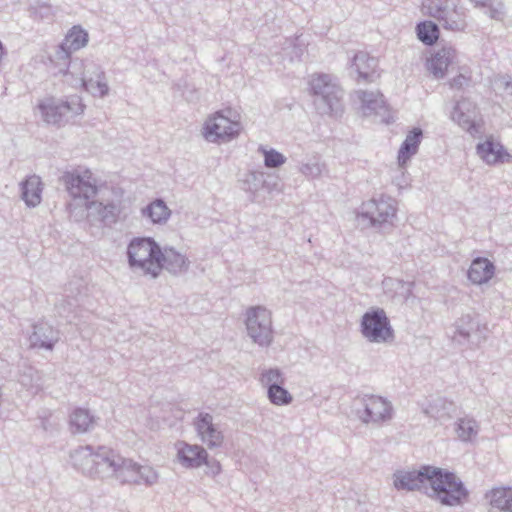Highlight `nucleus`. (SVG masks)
Masks as SVG:
<instances>
[{
    "label": "nucleus",
    "instance_id": "obj_49",
    "mask_svg": "<svg viewBox=\"0 0 512 512\" xmlns=\"http://www.w3.org/2000/svg\"><path fill=\"white\" fill-rule=\"evenodd\" d=\"M79 448H83V446H80ZM84 448L89 449V448H92V447L90 445H86V446H84Z\"/></svg>",
    "mask_w": 512,
    "mask_h": 512
},
{
    "label": "nucleus",
    "instance_id": "obj_30",
    "mask_svg": "<svg viewBox=\"0 0 512 512\" xmlns=\"http://www.w3.org/2000/svg\"><path fill=\"white\" fill-rule=\"evenodd\" d=\"M51 61L55 63V66L58 67L59 73L63 75H71L78 83H82V78H86L87 72V64L89 62H84L78 58L72 59L71 57L65 61H58L55 59V56L51 57Z\"/></svg>",
    "mask_w": 512,
    "mask_h": 512
},
{
    "label": "nucleus",
    "instance_id": "obj_5",
    "mask_svg": "<svg viewBox=\"0 0 512 512\" xmlns=\"http://www.w3.org/2000/svg\"><path fill=\"white\" fill-rule=\"evenodd\" d=\"M396 211V201L389 196L381 195L362 204L357 221L363 228L391 226L396 217Z\"/></svg>",
    "mask_w": 512,
    "mask_h": 512
},
{
    "label": "nucleus",
    "instance_id": "obj_1",
    "mask_svg": "<svg viewBox=\"0 0 512 512\" xmlns=\"http://www.w3.org/2000/svg\"><path fill=\"white\" fill-rule=\"evenodd\" d=\"M397 490L421 491L448 507L461 506L468 501L470 492L452 471L432 465L417 470H397L393 474Z\"/></svg>",
    "mask_w": 512,
    "mask_h": 512
},
{
    "label": "nucleus",
    "instance_id": "obj_9",
    "mask_svg": "<svg viewBox=\"0 0 512 512\" xmlns=\"http://www.w3.org/2000/svg\"><path fill=\"white\" fill-rule=\"evenodd\" d=\"M360 331L372 343H385L394 338L390 320L382 308H372L363 314Z\"/></svg>",
    "mask_w": 512,
    "mask_h": 512
},
{
    "label": "nucleus",
    "instance_id": "obj_8",
    "mask_svg": "<svg viewBox=\"0 0 512 512\" xmlns=\"http://www.w3.org/2000/svg\"><path fill=\"white\" fill-rule=\"evenodd\" d=\"M354 406L358 418L365 424H380L393 416L391 402L379 395H358L354 399Z\"/></svg>",
    "mask_w": 512,
    "mask_h": 512
},
{
    "label": "nucleus",
    "instance_id": "obj_15",
    "mask_svg": "<svg viewBox=\"0 0 512 512\" xmlns=\"http://www.w3.org/2000/svg\"><path fill=\"white\" fill-rule=\"evenodd\" d=\"M476 153L488 165L512 162V155L492 136L476 145Z\"/></svg>",
    "mask_w": 512,
    "mask_h": 512
},
{
    "label": "nucleus",
    "instance_id": "obj_27",
    "mask_svg": "<svg viewBox=\"0 0 512 512\" xmlns=\"http://www.w3.org/2000/svg\"><path fill=\"white\" fill-rule=\"evenodd\" d=\"M456 409L457 407L454 402L448 401L442 397H437L423 408V412L427 416L443 423L452 418L453 414L456 413Z\"/></svg>",
    "mask_w": 512,
    "mask_h": 512
},
{
    "label": "nucleus",
    "instance_id": "obj_20",
    "mask_svg": "<svg viewBox=\"0 0 512 512\" xmlns=\"http://www.w3.org/2000/svg\"><path fill=\"white\" fill-rule=\"evenodd\" d=\"M213 418L209 413H200L195 420V427L201 440L208 445V448H217L222 444L223 435L212 422Z\"/></svg>",
    "mask_w": 512,
    "mask_h": 512
},
{
    "label": "nucleus",
    "instance_id": "obj_31",
    "mask_svg": "<svg viewBox=\"0 0 512 512\" xmlns=\"http://www.w3.org/2000/svg\"><path fill=\"white\" fill-rule=\"evenodd\" d=\"M70 430L72 433H85L95 426V418L88 409L76 408L69 418Z\"/></svg>",
    "mask_w": 512,
    "mask_h": 512
},
{
    "label": "nucleus",
    "instance_id": "obj_48",
    "mask_svg": "<svg viewBox=\"0 0 512 512\" xmlns=\"http://www.w3.org/2000/svg\"><path fill=\"white\" fill-rule=\"evenodd\" d=\"M212 472L214 474H217L220 472V464L218 462H215L212 466Z\"/></svg>",
    "mask_w": 512,
    "mask_h": 512
},
{
    "label": "nucleus",
    "instance_id": "obj_3",
    "mask_svg": "<svg viewBox=\"0 0 512 512\" xmlns=\"http://www.w3.org/2000/svg\"><path fill=\"white\" fill-rule=\"evenodd\" d=\"M313 103L319 114L338 117L343 112V89L328 74L313 75L309 81Z\"/></svg>",
    "mask_w": 512,
    "mask_h": 512
},
{
    "label": "nucleus",
    "instance_id": "obj_32",
    "mask_svg": "<svg viewBox=\"0 0 512 512\" xmlns=\"http://www.w3.org/2000/svg\"><path fill=\"white\" fill-rule=\"evenodd\" d=\"M179 462L186 468H198L209 465L207 450H177Z\"/></svg>",
    "mask_w": 512,
    "mask_h": 512
},
{
    "label": "nucleus",
    "instance_id": "obj_19",
    "mask_svg": "<svg viewBox=\"0 0 512 512\" xmlns=\"http://www.w3.org/2000/svg\"><path fill=\"white\" fill-rule=\"evenodd\" d=\"M87 72L89 74L86 75V78H82L80 85L93 96L105 97L109 92L105 72L98 64L92 61H89L87 64Z\"/></svg>",
    "mask_w": 512,
    "mask_h": 512
},
{
    "label": "nucleus",
    "instance_id": "obj_7",
    "mask_svg": "<svg viewBox=\"0 0 512 512\" xmlns=\"http://www.w3.org/2000/svg\"><path fill=\"white\" fill-rule=\"evenodd\" d=\"M232 110H221L208 117L203 125V136L208 142L225 143L236 138L241 130L238 120L232 119Z\"/></svg>",
    "mask_w": 512,
    "mask_h": 512
},
{
    "label": "nucleus",
    "instance_id": "obj_39",
    "mask_svg": "<svg viewBox=\"0 0 512 512\" xmlns=\"http://www.w3.org/2000/svg\"><path fill=\"white\" fill-rule=\"evenodd\" d=\"M258 151L263 154L264 164L267 168H278L286 162V157L273 148L266 149L261 145Z\"/></svg>",
    "mask_w": 512,
    "mask_h": 512
},
{
    "label": "nucleus",
    "instance_id": "obj_28",
    "mask_svg": "<svg viewBox=\"0 0 512 512\" xmlns=\"http://www.w3.org/2000/svg\"><path fill=\"white\" fill-rule=\"evenodd\" d=\"M485 499L488 500L492 508L500 512H512V487H495L485 493Z\"/></svg>",
    "mask_w": 512,
    "mask_h": 512
},
{
    "label": "nucleus",
    "instance_id": "obj_24",
    "mask_svg": "<svg viewBox=\"0 0 512 512\" xmlns=\"http://www.w3.org/2000/svg\"><path fill=\"white\" fill-rule=\"evenodd\" d=\"M455 56V50L452 47H443L435 52L427 62V69L435 78L441 79L445 76L449 65Z\"/></svg>",
    "mask_w": 512,
    "mask_h": 512
},
{
    "label": "nucleus",
    "instance_id": "obj_37",
    "mask_svg": "<svg viewBox=\"0 0 512 512\" xmlns=\"http://www.w3.org/2000/svg\"><path fill=\"white\" fill-rule=\"evenodd\" d=\"M450 6L449 0H425L423 2V8L427 10V14L440 23L446 17Z\"/></svg>",
    "mask_w": 512,
    "mask_h": 512
},
{
    "label": "nucleus",
    "instance_id": "obj_44",
    "mask_svg": "<svg viewBox=\"0 0 512 512\" xmlns=\"http://www.w3.org/2000/svg\"><path fill=\"white\" fill-rule=\"evenodd\" d=\"M77 304L78 300L76 298L73 299V302L61 299L60 302L56 304V309L60 316L68 318V313L72 312Z\"/></svg>",
    "mask_w": 512,
    "mask_h": 512
},
{
    "label": "nucleus",
    "instance_id": "obj_12",
    "mask_svg": "<svg viewBox=\"0 0 512 512\" xmlns=\"http://www.w3.org/2000/svg\"><path fill=\"white\" fill-rule=\"evenodd\" d=\"M487 327L481 324L476 314H464L454 323L453 341L459 344H479L486 339Z\"/></svg>",
    "mask_w": 512,
    "mask_h": 512
},
{
    "label": "nucleus",
    "instance_id": "obj_16",
    "mask_svg": "<svg viewBox=\"0 0 512 512\" xmlns=\"http://www.w3.org/2000/svg\"><path fill=\"white\" fill-rule=\"evenodd\" d=\"M59 340L60 331L44 321L35 323L29 336L30 347L47 351H52Z\"/></svg>",
    "mask_w": 512,
    "mask_h": 512
},
{
    "label": "nucleus",
    "instance_id": "obj_11",
    "mask_svg": "<svg viewBox=\"0 0 512 512\" xmlns=\"http://www.w3.org/2000/svg\"><path fill=\"white\" fill-rule=\"evenodd\" d=\"M113 452V450H109ZM83 452H87L83 455L84 466L90 473H93L101 478L114 476L115 470L119 467L121 456L111 453V455L100 454L98 450H73L70 453L72 460L82 457Z\"/></svg>",
    "mask_w": 512,
    "mask_h": 512
},
{
    "label": "nucleus",
    "instance_id": "obj_33",
    "mask_svg": "<svg viewBox=\"0 0 512 512\" xmlns=\"http://www.w3.org/2000/svg\"><path fill=\"white\" fill-rule=\"evenodd\" d=\"M142 213L153 223L158 224L165 223L171 215L170 209L162 199L151 202L142 210Z\"/></svg>",
    "mask_w": 512,
    "mask_h": 512
},
{
    "label": "nucleus",
    "instance_id": "obj_18",
    "mask_svg": "<svg viewBox=\"0 0 512 512\" xmlns=\"http://www.w3.org/2000/svg\"><path fill=\"white\" fill-rule=\"evenodd\" d=\"M476 115V105L469 99L463 98L455 104L452 119L457 122L460 127L473 135L479 131L475 122Z\"/></svg>",
    "mask_w": 512,
    "mask_h": 512
},
{
    "label": "nucleus",
    "instance_id": "obj_38",
    "mask_svg": "<svg viewBox=\"0 0 512 512\" xmlns=\"http://www.w3.org/2000/svg\"><path fill=\"white\" fill-rule=\"evenodd\" d=\"M267 397L272 404L277 406L289 405L293 400L290 392L284 388V384L278 385L277 387H269Z\"/></svg>",
    "mask_w": 512,
    "mask_h": 512
},
{
    "label": "nucleus",
    "instance_id": "obj_4",
    "mask_svg": "<svg viewBox=\"0 0 512 512\" xmlns=\"http://www.w3.org/2000/svg\"><path fill=\"white\" fill-rule=\"evenodd\" d=\"M160 245L151 237L133 238L127 247L128 264L152 278L159 276Z\"/></svg>",
    "mask_w": 512,
    "mask_h": 512
},
{
    "label": "nucleus",
    "instance_id": "obj_26",
    "mask_svg": "<svg viewBox=\"0 0 512 512\" xmlns=\"http://www.w3.org/2000/svg\"><path fill=\"white\" fill-rule=\"evenodd\" d=\"M423 138V131L419 127L413 128L406 135L398 151V164L403 167L414 156L419 149V145Z\"/></svg>",
    "mask_w": 512,
    "mask_h": 512
},
{
    "label": "nucleus",
    "instance_id": "obj_47",
    "mask_svg": "<svg viewBox=\"0 0 512 512\" xmlns=\"http://www.w3.org/2000/svg\"><path fill=\"white\" fill-rule=\"evenodd\" d=\"M476 7H486L490 0H470Z\"/></svg>",
    "mask_w": 512,
    "mask_h": 512
},
{
    "label": "nucleus",
    "instance_id": "obj_23",
    "mask_svg": "<svg viewBox=\"0 0 512 512\" xmlns=\"http://www.w3.org/2000/svg\"><path fill=\"white\" fill-rule=\"evenodd\" d=\"M42 181L38 175L27 176L20 182L21 199L28 207H36L42 200Z\"/></svg>",
    "mask_w": 512,
    "mask_h": 512
},
{
    "label": "nucleus",
    "instance_id": "obj_43",
    "mask_svg": "<svg viewBox=\"0 0 512 512\" xmlns=\"http://www.w3.org/2000/svg\"><path fill=\"white\" fill-rule=\"evenodd\" d=\"M492 85L495 91L506 92L512 96V80L507 74L496 75L492 81Z\"/></svg>",
    "mask_w": 512,
    "mask_h": 512
},
{
    "label": "nucleus",
    "instance_id": "obj_25",
    "mask_svg": "<svg viewBox=\"0 0 512 512\" xmlns=\"http://www.w3.org/2000/svg\"><path fill=\"white\" fill-rule=\"evenodd\" d=\"M495 273V266L493 262L484 257L475 258L467 272L468 279L473 284L487 283Z\"/></svg>",
    "mask_w": 512,
    "mask_h": 512
},
{
    "label": "nucleus",
    "instance_id": "obj_14",
    "mask_svg": "<svg viewBox=\"0 0 512 512\" xmlns=\"http://www.w3.org/2000/svg\"><path fill=\"white\" fill-rule=\"evenodd\" d=\"M359 100L361 101V108L365 116H379L380 121L386 124L391 123L392 117L390 110L384 96L379 91H357Z\"/></svg>",
    "mask_w": 512,
    "mask_h": 512
},
{
    "label": "nucleus",
    "instance_id": "obj_29",
    "mask_svg": "<svg viewBox=\"0 0 512 512\" xmlns=\"http://www.w3.org/2000/svg\"><path fill=\"white\" fill-rule=\"evenodd\" d=\"M241 189L245 192L250 193V200L252 202L258 201V193L261 190H269V185L265 180V174L259 171H249L244 175V178L240 181Z\"/></svg>",
    "mask_w": 512,
    "mask_h": 512
},
{
    "label": "nucleus",
    "instance_id": "obj_35",
    "mask_svg": "<svg viewBox=\"0 0 512 512\" xmlns=\"http://www.w3.org/2000/svg\"><path fill=\"white\" fill-rule=\"evenodd\" d=\"M455 432L461 441L473 442L479 432V425L475 419L463 417L457 421Z\"/></svg>",
    "mask_w": 512,
    "mask_h": 512
},
{
    "label": "nucleus",
    "instance_id": "obj_36",
    "mask_svg": "<svg viewBox=\"0 0 512 512\" xmlns=\"http://www.w3.org/2000/svg\"><path fill=\"white\" fill-rule=\"evenodd\" d=\"M418 39L425 45H434L439 38V27L432 21H422L416 26Z\"/></svg>",
    "mask_w": 512,
    "mask_h": 512
},
{
    "label": "nucleus",
    "instance_id": "obj_45",
    "mask_svg": "<svg viewBox=\"0 0 512 512\" xmlns=\"http://www.w3.org/2000/svg\"><path fill=\"white\" fill-rule=\"evenodd\" d=\"M467 78L463 75H458L452 79L450 82V85L452 88L460 89L463 87L464 84H466Z\"/></svg>",
    "mask_w": 512,
    "mask_h": 512
},
{
    "label": "nucleus",
    "instance_id": "obj_22",
    "mask_svg": "<svg viewBox=\"0 0 512 512\" xmlns=\"http://www.w3.org/2000/svg\"><path fill=\"white\" fill-rule=\"evenodd\" d=\"M378 60L370 56L367 52H357L351 62L350 69L352 72L357 73L358 79L365 82H372L376 73Z\"/></svg>",
    "mask_w": 512,
    "mask_h": 512
},
{
    "label": "nucleus",
    "instance_id": "obj_40",
    "mask_svg": "<svg viewBox=\"0 0 512 512\" xmlns=\"http://www.w3.org/2000/svg\"><path fill=\"white\" fill-rule=\"evenodd\" d=\"M325 169V164L318 158H313L306 163H302L299 170L307 178L315 179L321 176Z\"/></svg>",
    "mask_w": 512,
    "mask_h": 512
},
{
    "label": "nucleus",
    "instance_id": "obj_17",
    "mask_svg": "<svg viewBox=\"0 0 512 512\" xmlns=\"http://www.w3.org/2000/svg\"><path fill=\"white\" fill-rule=\"evenodd\" d=\"M88 43V33L80 26H73L65 39L55 51V59L58 61L68 60L72 53L85 47Z\"/></svg>",
    "mask_w": 512,
    "mask_h": 512
},
{
    "label": "nucleus",
    "instance_id": "obj_42",
    "mask_svg": "<svg viewBox=\"0 0 512 512\" xmlns=\"http://www.w3.org/2000/svg\"><path fill=\"white\" fill-rule=\"evenodd\" d=\"M488 9V15L496 21H503L505 17V5L502 0H490L485 7Z\"/></svg>",
    "mask_w": 512,
    "mask_h": 512
},
{
    "label": "nucleus",
    "instance_id": "obj_41",
    "mask_svg": "<svg viewBox=\"0 0 512 512\" xmlns=\"http://www.w3.org/2000/svg\"><path fill=\"white\" fill-rule=\"evenodd\" d=\"M260 381L267 390L269 387H277L278 385L284 384L282 372L278 368H270L263 371L261 373Z\"/></svg>",
    "mask_w": 512,
    "mask_h": 512
},
{
    "label": "nucleus",
    "instance_id": "obj_10",
    "mask_svg": "<svg viewBox=\"0 0 512 512\" xmlns=\"http://www.w3.org/2000/svg\"><path fill=\"white\" fill-rule=\"evenodd\" d=\"M248 336L259 346L267 347L273 340L271 312L264 306L249 307L245 319Z\"/></svg>",
    "mask_w": 512,
    "mask_h": 512
},
{
    "label": "nucleus",
    "instance_id": "obj_6",
    "mask_svg": "<svg viewBox=\"0 0 512 512\" xmlns=\"http://www.w3.org/2000/svg\"><path fill=\"white\" fill-rule=\"evenodd\" d=\"M37 107L46 123L58 126L84 111L81 98L77 95L69 96L65 100L47 97L41 100Z\"/></svg>",
    "mask_w": 512,
    "mask_h": 512
},
{
    "label": "nucleus",
    "instance_id": "obj_21",
    "mask_svg": "<svg viewBox=\"0 0 512 512\" xmlns=\"http://www.w3.org/2000/svg\"><path fill=\"white\" fill-rule=\"evenodd\" d=\"M158 262L159 273L165 269L169 273L177 275L185 272L189 267L187 258L171 247L161 248V255Z\"/></svg>",
    "mask_w": 512,
    "mask_h": 512
},
{
    "label": "nucleus",
    "instance_id": "obj_34",
    "mask_svg": "<svg viewBox=\"0 0 512 512\" xmlns=\"http://www.w3.org/2000/svg\"><path fill=\"white\" fill-rule=\"evenodd\" d=\"M441 23L444 29L451 31H463L467 26L463 10L454 4L450 6Z\"/></svg>",
    "mask_w": 512,
    "mask_h": 512
},
{
    "label": "nucleus",
    "instance_id": "obj_13",
    "mask_svg": "<svg viewBox=\"0 0 512 512\" xmlns=\"http://www.w3.org/2000/svg\"><path fill=\"white\" fill-rule=\"evenodd\" d=\"M114 477L121 484L152 485L157 480L156 472L149 466H141L131 459L121 457Z\"/></svg>",
    "mask_w": 512,
    "mask_h": 512
},
{
    "label": "nucleus",
    "instance_id": "obj_46",
    "mask_svg": "<svg viewBox=\"0 0 512 512\" xmlns=\"http://www.w3.org/2000/svg\"><path fill=\"white\" fill-rule=\"evenodd\" d=\"M175 448H189V449H192V448H203V447L202 446H198V445H190V444H187L185 442H178L175 445Z\"/></svg>",
    "mask_w": 512,
    "mask_h": 512
},
{
    "label": "nucleus",
    "instance_id": "obj_2",
    "mask_svg": "<svg viewBox=\"0 0 512 512\" xmlns=\"http://www.w3.org/2000/svg\"><path fill=\"white\" fill-rule=\"evenodd\" d=\"M61 181L72 198L67 204V209L76 221L85 217L92 222L99 221L105 225H111L117 221L120 213L119 205L91 200L97 195L98 186L89 170L83 173L77 170L66 171Z\"/></svg>",
    "mask_w": 512,
    "mask_h": 512
}]
</instances>
